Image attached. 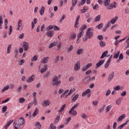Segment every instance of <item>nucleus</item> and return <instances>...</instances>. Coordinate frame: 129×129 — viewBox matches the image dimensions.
<instances>
[{
	"label": "nucleus",
	"instance_id": "obj_1",
	"mask_svg": "<svg viewBox=\"0 0 129 129\" xmlns=\"http://www.w3.org/2000/svg\"><path fill=\"white\" fill-rule=\"evenodd\" d=\"M58 78H61V75H58V77L57 76H54L52 79V85L53 86H59L61 84V81H58Z\"/></svg>",
	"mask_w": 129,
	"mask_h": 129
},
{
	"label": "nucleus",
	"instance_id": "obj_2",
	"mask_svg": "<svg viewBox=\"0 0 129 129\" xmlns=\"http://www.w3.org/2000/svg\"><path fill=\"white\" fill-rule=\"evenodd\" d=\"M93 37V32H88L86 31V37L84 38L83 41L86 42L88 39H91Z\"/></svg>",
	"mask_w": 129,
	"mask_h": 129
},
{
	"label": "nucleus",
	"instance_id": "obj_3",
	"mask_svg": "<svg viewBox=\"0 0 129 129\" xmlns=\"http://www.w3.org/2000/svg\"><path fill=\"white\" fill-rule=\"evenodd\" d=\"M22 47H23V48H24V51H28V50H29V43H28L26 41H23Z\"/></svg>",
	"mask_w": 129,
	"mask_h": 129
},
{
	"label": "nucleus",
	"instance_id": "obj_4",
	"mask_svg": "<svg viewBox=\"0 0 129 129\" xmlns=\"http://www.w3.org/2000/svg\"><path fill=\"white\" fill-rule=\"evenodd\" d=\"M81 64H80V61H78L76 63V64L74 65V71H78L80 69Z\"/></svg>",
	"mask_w": 129,
	"mask_h": 129
},
{
	"label": "nucleus",
	"instance_id": "obj_5",
	"mask_svg": "<svg viewBox=\"0 0 129 129\" xmlns=\"http://www.w3.org/2000/svg\"><path fill=\"white\" fill-rule=\"evenodd\" d=\"M80 19V16L78 15L76 20L75 22L74 27L76 28H79V20Z\"/></svg>",
	"mask_w": 129,
	"mask_h": 129
},
{
	"label": "nucleus",
	"instance_id": "obj_6",
	"mask_svg": "<svg viewBox=\"0 0 129 129\" xmlns=\"http://www.w3.org/2000/svg\"><path fill=\"white\" fill-rule=\"evenodd\" d=\"M46 34L48 38H52L55 34V32L54 31H47Z\"/></svg>",
	"mask_w": 129,
	"mask_h": 129
},
{
	"label": "nucleus",
	"instance_id": "obj_7",
	"mask_svg": "<svg viewBox=\"0 0 129 129\" xmlns=\"http://www.w3.org/2000/svg\"><path fill=\"white\" fill-rule=\"evenodd\" d=\"M50 103L51 102H50V100H46L43 101L41 104V105H42V106H44L45 107H47V106H49V105H50Z\"/></svg>",
	"mask_w": 129,
	"mask_h": 129
},
{
	"label": "nucleus",
	"instance_id": "obj_8",
	"mask_svg": "<svg viewBox=\"0 0 129 129\" xmlns=\"http://www.w3.org/2000/svg\"><path fill=\"white\" fill-rule=\"evenodd\" d=\"M79 106V103L75 104L72 107V108L69 110V113L70 114H71L72 113V110H74L75 108H77Z\"/></svg>",
	"mask_w": 129,
	"mask_h": 129
},
{
	"label": "nucleus",
	"instance_id": "obj_9",
	"mask_svg": "<svg viewBox=\"0 0 129 129\" xmlns=\"http://www.w3.org/2000/svg\"><path fill=\"white\" fill-rule=\"evenodd\" d=\"M83 35H84V31H81L80 30V32L79 33L78 36H77V43L78 44L79 43V42H78V40H79V39H80V38H81L82 37V36H83Z\"/></svg>",
	"mask_w": 129,
	"mask_h": 129
},
{
	"label": "nucleus",
	"instance_id": "obj_10",
	"mask_svg": "<svg viewBox=\"0 0 129 129\" xmlns=\"http://www.w3.org/2000/svg\"><path fill=\"white\" fill-rule=\"evenodd\" d=\"M117 6V4L116 3V2H113L110 5L109 7H108V10H111V9L115 8H116Z\"/></svg>",
	"mask_w": 129,
	"mask_h": 129
},
{
	"label": "nucleus",
	"instance_id": "obj_11",
	"mask_svg": "<svg viewBox=\"0 0 129 129\" xmlns=\"http://www.w3.org/2000/svg\"><path fill=\"white\" fill-rule=\"evenodd\" d=\"M105 60L104 59H102L101 60H100L98 62H97L96 64V66L97 68H99V67H100V66H101V65H102L103 64V63H104Z\"/></svg>",
	"mask_w": 129,
	"mask_h": 129
},
{
	"label": "nucleus",
	"instance_id": "obj_12",
	"mask_svg": "<svg viewBox=\"0 0 129 129\" xmlns=\"http://www.w3.org/2000/svg\"><path fill=\"white\" fill-rule=\"evenodd\" d=\"M22 25H23V20H19L18 22V27L16 29L17 31H19V30H20V28L22 27Z\"/></svg>",
	"mask_w": 129,
	"mask_h": 129
},
{
	"label": "nucleus",
	"instance_id": "obj_13",
	"mask_svg": "<svg viewBox=\"0 0 129 129\" xmlns=\"http://www.w3.org/2000/svg\"><path fill=\"white\" fill-rule=\"evenodd\" d=\"M104 5L108 9V8H109V5H110V0H104Z\"/></svg>",
	"mask_w": 129,
	"mask_h": 129
},
{
	"label": "nucleus",
	"instance_id": "obj_14",
	"mask_svg": "<svg viewBox=\"0 0 129 129\" xmlns=\"http://www.w3.org/2000/svg\"><path fill=\"white\" fill-rule=\"evenodd\" d=\"M34 80H35V75H32L26 80V82H32V81H34Z\"/></svg>",
	"mask_w": 129,
	"mask_h": 129
},
{
	"label": "nucleus",
	"instance_id": "obj_15",
	"mask_svg": "<svg viewBox=\"0 0 129 129\" xmlns=\"http://www.w3.org/2000/svg\"><path fill=\"white\" fill-rule=\"evenodd\" d=\"M49 59V57H44L41 59V63L42 64H46V63H48V59Z\"/></svg>",
	"mask_w": 129,
	"mask_h": 129
},
{
	"label": "nucleus",
	"instance_id": "obj_16",
	"mask_svg": "<svg viewBox=\"0 0 129 129\" xmlns=\"http://www.w3.org/2000/svg\"><path fill=\"white\" fill-rule=\"evenodd\" d=\"M18 123L19 124H20V125H23L24 123H25V119L23 117H21L19 120H18Z\"/></svg>",
	"mask_w": 129,
	"mask_h": 129
},
{
	"label": "nucleus",
	"instance_id": "obj_17",
	"mask_svg": "<svg viewBox=\"0 0 129 129\" xmlns=\"http://www.w3.org/2000/svg\"><path fill=\"white\" fill-rule=\"evenodd\" d=\"M124 117H125V114H122L121 116H120L118 118V119L117 120V122H118V121H121V120H122V119H123V118H124Z\"/></svg>",
	"mask_w": 129,
	"mask_h": 129
},
{
	"label": "nucleus",
	"instance_id": "obj_18",
	"mask_svg": "<svg viewBox=\"0 0 129 129\" xmlns=\"http://www.w3.org/2000/svg\"><path fill=\"white\" fill-rule=\"evenodd\" d=\"M47 69H48V66H47V64H45L43 67V69H42L40 70V73H44V72H45L47 70Z\"/></svg>",
	"mask_w": 129,
	"mask_h": 129
},
{
	"label": "nucleus",
	"instance_id": "obj_19",
	"mask_svg": "<svg viewBox=\"0 0 129 129\" xmlns=\"http://www.w3.org/2000/svg\"><path fill=\"white\" fill-rule=\"evenodd\" d=\"M114 77V73H112L108 77V81H111L112 80V78Z\"/></svg>",
	"mask_w": 129,
	"mask_h": 129
},
{
	"label": "nucleus",
	"instance_id": "obj_20",
	"mask_svg": "<svg viewBox=\"0 0 129 129\" xmlns=\"http://www.w3.org/2000/svg\"><path fill=\"white\" fill-rule=\"evenodd\" d=\"M108 53V51H107V50L103 52L101 57H100V59H103V58H104V57H106V55H107Z\"/></svg>",
	"mask_w": 129,
	"mask_h": 129
},
{
	"label": "nucleus",
	"instance_id": "obj_21",
	"mask_svg": "<svg viewBox=\"0 0 129 129\" xmlns=\"http://www.w3.org/2000/svg\"><path fill=\"white\" fill-rule=\"evenodd\" d=\"M127 122H128V120H127L126 122H125V123L121 124L119 126H118L116 128V129H121V128H122V127H123V126H124V125H126V124H127Z\"/></svg>",
	"mask_w": 129,
	"mask_h": 129
},
{
	"label": "nucleus",
	"instance_id": "obj_22",
	"mask_svg": "<svg viewBox=\"0 0 129 129\" xmlns=\"http://www.w3.org/2000/svg\"><path fill=\"white\" fill-rule=\"evenodd\" d=\"M57 42H53L52 43H51L49 44V46H48L49 49H51V48H53V47H55L56 45H57Z\"/></svg>",
	"mask_w": 129,
	"mask_h": 129
},
{
	"label": "nucleus",
	"instance_id": "obj_23",
	"mask_svg": "<svg viewBox=\"0 0 129 129\" xmlns=\"http://www.w3.org/2000/svg\"><path fill=\"white\" fill-rule=\"evenodd\" d=\"M66 107V104H63L61 107L60 109L58 111L59 112L60 115L62 114V111H63L64 109H65Z\"/></svg>",
	"mask_w": 129,
	"mask_h": 129
},
{
	"label": "nucleus",
	"instance_id": "obj_24",
	"mask_svg": "<svg viewBox=\"0 0 129 129\" xmlns=\"http://www.w3.org/2000/svg\"><path fill=\"white\" fill-rule=\"evenodd\" d=\"M85 92L88 95V97H90L91 95V91L90 90V89H87Z\"/></svg>",
	"mask_w": 129,
	"mask_h": 129
},
{
	"label": "nucleus",
	"instance_id": "obj_25",
	"mask_svg": "<svg viewBox=\"0 0 129 129\" xmlns=\"http://www.w3.org/2000/svg\"><path fill=\"white\" fill-rule=\"evenodd\" d=\"M37 114H39V109H38L37 108L35 109V110L34 111V112H33V114H32V116H33L34 117H35V116H36V115H37Z\"/></svg>",
	"mask_w": 129,
	"mask_h": 129
},
{
	"label": "nucleus",
	"instance_id": "obj_26",
	"mask_svg": "<svg viewBox=\"0 0 129 129\" xmlns=\"http://www.w3.org/2000/svg\"><path fill=\"white\" fill-rule=\"evenodd\" d=\"M40 14L41 16H43L44 15V13H45V7H42L41 8V10L39 11Z\"/></svg>",
	"mask_w": 129,
	"mask_h": 129
},
{
	"label": "nucleus",
	"instance_id": "obj_27",
	"mask_svg": "<svg viewBox=\"0 0 129 129\" xmlns=\"http://www.w3.org/2000/svg\"><path fill=\"white\" fill-rule=\"evenodd\" d=\"M79 97V95L76 94L72 99V102H75L77 99H78V97Z\"/></svg>",
	"mask_w": 129,
	"mask_h": 129
},
{
	"label": "nucleus",
	"instance_id": "obj_28",
	"mask_svg": "<svg viewBox=\"0 0 129 129\" xmlns=\"http://www.w3.org/2000/svg\"><path fill=\"white\" fill-rule=\"evenodd\" d=\"M77 54L78 55H82V54H83V49L82 48L79 49L77 51Z\"/></svg>",
	"mask_w": 129,
	"mask_h": 129
},
{
	"label": "nucleus",
	"instance_id": "obj_29",
	"mask_svg": "<svg viewBox=\"0 0 129 129\" xmlns=\"http://www.w3.org/2000/svg\"><path fill=\"white\" fill-rule=\"evenodd\" d=\"M12 50V45L9 44L7 47V54H10Z\"/></svg>",
	"mask_w": 129,
	"mask_h": 129
},
{
	"label": "nucleus",
	"instance_id": "obj_30",
	"mask_svg": "<svg viewBox=\"0 0 129 129\" xmlns=\"http://www.w3.org/2000/svg\"><path fill=\"white\" fill-rule=\"evenodd\" d=\"M117 21V17H116L115 18H113L112 20H111L110 21V23L112 24V25H113L114 23H115Z\"/></svg>",
	"mask_w": 129,
	"mask_h": 129
},
{
	"label": "nucleus",
	"instance_id": "obj_31",
	"mask_svg": "<svg viewBox=\"0 0 129 129\" xmlns=\"http://www.w3.org/2000/svg\"><path fill=\"white\" fill-rule=\"evenodd\" d=\"M120 52L119 51H118L117 53H115L113 56L114 59H117L118 58V56H119V53Z\"/></svg>",
	"mask_w": 129,
	"mask_h": 129
},
{
	"label": "nucleus",
	"instance_id": "obj_32",
	"mask_svg": "<svg viewBox=\"0 0 129 129\" xmlns=\"http://www.w3.org/2000/svg\"><path fill=\"white\" fill-rule=\"evenodd\" d=\"M66 18V15H63L61 19L59 21V22L60 23V24H62V21H63V20H65Z\"/></svg>",
	"mask_w": 129,
	"mask_h": 129
},
{
	"label": "nucleus",
	"instance_id": "obj_33",
	"mask_svg": "<svg viewBox=\"0 0 129 129\" xmlns=\"http://www.w3.org/2000/svg\"><path fill=\"white\" fill-rule=\"evenodd\" d=\"M100 19H101V16L98 15L95 17L94 21L95 22H99L100 21Z\"/></svg>",
	"mask_w": 129,
	"mask_h": 129
},
{
	"label": "nucleus",
	"instance_id": "obj_34",
	"mask_svg": "<svg viewBox=\"0 0 129 129\" xmlns=\"http://www.w3.org/2000/svg\"><path fill=\"white\" fill-rule=\"evenodd\" d=\"M76 38V34L75 33H73L71 35V40H75Z\"/></svg>",
	"mask_w": 129,
	"mask_h": 129
},
{
	"label": "nucleus",
	"instance_id": "obj_35",
	"mask_svg": "<svg viewBox=\"0 0 129 129\" xmlns=\"http://www.w3.org/2000/svg\"><path fill=\"white\" fill-rule=\"evenodd\" d=\"M69 92V90H67L66 91L64 92V93L63 94H62L60 96L61 98H63V97H64V96H65V95H66V94H67V93Z\"/></svg>",
	"mask_w": 129,
	"mask_h": 129
},
{
	"label": "nucleus",
	"instance_id": "obj_36",
	"mask_svg": "<svg viewBox=\"0 0 129 129\" xmlns=\"http://www.w3.org/2000/svg\"><path fill=\"white\" fill-rule=\"evenodd\" d=\"M87 26H86V25H84L81 27L80 31L82 32H84L83 31H84V30H85V29H87Z\"/></svg>",
	"mask_w": 129,
	"mask_h": 129
},
{
	"label": "nucleus",
	"instance_id": "obj_37",
	"mask_svg": "<svg viewBox=\"0 0 129 129\" xmlns=\"http://www.w3.org/2000/svg\"><path fill=\"white\" fill-rule=\"evenodd\" d=\"M9 88H10V86L7 85L2 90V92H5L6 90H8L9 89Z\"/></svg>",
	"mask_w": 129,
	"mask_h": 129
},
{
	"label": "nucleus",
	"instance_id": "obj_38",
	"mask_svg": "<svg viewBox=\"0 0 129 129\" xmlns=\"http://www.w3.org/2000/svg\"><path fill=\"white\" fill-rule=\"evenodd\" d=\"M120 103H121V98H120L116 100V104H117V105H119Z\"/></svg>",
	"mask_w": 129,
	"mask_h": 129
},
{
	"label": "nucleus",
	"instance_id": "obj_39",
	"mask_svg": "<svg viewBox=\"0 0 129 129\" xmlns=\"http://www.w3.org/2000/svg\"><path fill=\"white\" fill-rule=\"evenodd\" d=\"M90 79H91V76H88L85 78L86 82H88Z\"/></svg>",
	"mask_w": 129,
	"mask_h": 129
},
{
	"label": "nucleus",
	"instance_id": "obj_40",
	"mask_svg": "<svg viewBox=\"0 0 129 129\" xmlns=\"http://www.w3.org/2000/svg\"><path fill=\"white\" fill-rule=\"evenodd\" d=\"M99 45L100 47H104V46H105V42L102 41H100L99 42Z\"/></svg>",
	"mask_w": 129,
	"mask_h": 129
},
{
	"label": "nucleus",
	"instance_id": "obj_41",
	"mask_svg": "<svg viewBox=\"0 0 129 129\" xmlns=\"http://www.w3.org/2000/svg\"><path fill=\"white\" fill-rule=\"evenodd\" d=\"M53 25H49V26H48L46 28V31H51V30H52V29H53Z\"/></svg>",
	"mask_w": 129,
	"mask_h": 129
},
{
	"label": "nucleus",
	"instance_id": "obj_42",
	"mask_svg": "<svg viewBox=\"0 0 129 129\" xmlns=\"http://www.w3.org/2000/svg\"><path fill=\"white\" fill-rule=\"evenodd\" d=\"M103 27V23H100L98 26L96 27V28H98L99 30L102 29V27Z\"/></svg>",
	"mask_w": 129,
	"mask_h": 129
},
{
	"label": "nucleus",
	"instance_id": "obj_43",
	"mask_svg": "<svg viewBox=\"0 0 129 129\" xmlns=\"http://www.w3.org/2000/svg\"><path fill=\"white\" fill-rule=\"evenodd\" d=\"M7 109H8V107H7V106H4L2 108L3 112L4 113L6 112Z\"/></svg>",
	"mask_w": 129,
	"mask_h": 129
},
{
	"label": "nucleus",
	"instance_id": "obj_44",
	"mask_svg": "<svg viewBox=\"0 0 129 129\" xmlns=\"http://www.w3.org/2000/svg\"><path fill=\"white\" fill-rule=\"evenodd\" d=\"M72 5L75 7L77 4V0H72Z\"/></svg>",
	"mask_w": 129,
	"mask_h": 129
},
{
	"label": "nucleus",
	"instance_id": "obj_45",
	"mask_svg": "<svg viewBox=\"0 0 129 129\" xmlns=\"http://www.w3.org/2000/svg\"><path fill=\"white\" fill-rule=\"evenodd\" d=\"M37 60H38V56L37 55H34L31 59V61H37Z\"/></svg>",
	"mask_w": 129,
	"mask_h": 129
},
{
	"label": "nucleus",
	"instance_id": "obj_46",
	"mask_svg": "<svg viewBox=\"0 0 129 129\" xmlns=\"http://www.w3.org/2000/svg\"><path fill=\"white\" fill-rule=\"evenodd\" d=\"M51 75V74L50 73V72H47L45 75H44V77H46V78H48V77H50V76Z\"/></svg>",
	"mask_w": 129,
	"mask_h": 129
},
{
	"label": "nucleus",
	"instance_id": "obj_47",
	"mask_svg": "<svg viewBox=\"0 0 129 129\" xmlns=\"http://www.w3.org/2000/svg\"><path fill=\"white\" fill-rule=\"evenodd\" d=\"M21 125H20V124L17 123L15 125V129H20V128H21Z\"/></svg>",
	"mask_w": 129,
	"mask_h": 129
},
{
	"label": "nucleus",
	"instance_id": "obj_48",
	"mask_svg": "<svg viewBox=\"0 0 129 129\" xmlns=\"http://www.w3.org/2000/svg\"><path fill=\"white\" fill-rule=\"evenodd\" d=\"M48 129H56V126L53 124H50Z\"/></svg>",
	"mask_w": 129,
	"mask_h": 129
},
{
	"label": "nucleus",
	"instance_id": "obj_49",
	"mask_svg": "<svg viewBox=\"0 0 129 129\" xmlns=\"http://www.w3.org/2000/svg\"><path fill=\"white\" fill-rule=\"evenodd\" d=\"M32 104H34V105H37V99L36 98H33V102H32Z\"/></svg>",
	"mask_w": 129,
	"mask_h": 129
},
{
	"label": "nucleus",
	"instance_id": "obj_50",
	"mask_svg": "<svg viewBox=\"0 0 129 129\" xmlns=\"http://www.w3.org/2000/svg\"><path fill=\"white\" fill-rule=\"evenodd\" d=\"M72 114L75 116H76V115H77V111L75 110H72Z\"/></svg>",
	"mask_w": 129,
	"mask_h": 129
},
{
	"label": "nucleus",
	"instance_id": "obj_51",
	"mask_svg": "<svg viewBox=\"0 0 129 129\" xmlns=\"http://www.w3.org/2000/svg\"><path fill=\"white\" fill-rule=\"evenodd\" d=\"M19 102H20V103H24V102H25V98H20L19 99Z\"/></svg>",
	"mask_w": 129,
	"mask_h": 129
},
{
	"label": "nucleus",
	"instance_id": "obj_52",
	"mask_svg": "<svg viewBox=\"0 0 129 129\" xmlns=\"http://www.w3.org/2000/svg\"><path fill=\"white\" fill-rule=\"evenodd\" d=\"M110 63L109 62H108L107 61H106V64H105L104 65V68H105V69H107V68H108V67H109V64Z\"/></svg>",
	"mask_w": 129,
	"mask_h": 129
},
{
	"label": "nucleus",
	"instance_id": "obj_53",
	"mask_svg": "<svg viewBox=\"0 0 129 129\" xmlns=\"http://www.w3.org/2000/svg\"><path fill=\"white\" fill-rule=\"evenodd\" d=\"M81 117H82V118H87V115H86V114H85V113H83L81 115Z\"/></svg>",
	"mask_w": 129,
	"mask_h": 129
},
{
	"label": "nucleus",
	"instance_id": "obj_54",
	"mask_svg": "<svg viewBox=\"0 0 129 129\" xmlns=\"http://www.w3.org/2000/svg\"><path fill=\"white\" fill-rule=\"evenodd\" d=\"M72 50H73V46L71 45L70 47L68 48L67 52H71Z\"/></svg>",
	"mask_w": 129,
	"mask_h": 129
},
{
	"label": "nucleus",
	"instance_id": "obj_55",
	"mask_svg": "<svg viewBox=\"0 0 129 129\" xmlns=\"http://www.w3.org/2000/svg\"><path fill=\"white\" fill-rule=\"evenodd\" d=\"M86 0H81V4L79 5V6H83L85 4Z\"/></svg>",
	"mask_w": 129,
	"mask_h": 129
},
{
	"label": "nucleus",
	"instance_id": "obj_56",
	"mask_svg": "<svg viewBox=\"0 0 129 129\" xmlns=\"http://www.w3.org/2000/svg\"><path fill=\"white\" fill-rule=\"evenodd\" d=\"M110 93H111V91H110V90H107L106 92V96H108Z\"/></svg>",
	"mask_w": 129,
	"mask_h": 129
},
{
	"label": "nucleus",
	"instance_id": "obj_57",
	"mask_svg": "<svg viewBox=\"0 0 129 129\" xmlns=\"http://www.w3.org/2000/svg\"><path fill=\"white\" fill-rule=\"evenodd\" d=\"M61 43L59 42L58 45H57V51H59V50H60V49H61Z\"/></svg>",
	"mask_w": 129,
	"mask_h": 129
},
{
	"label": "nucleus",
	"instance_id": "obj_58",
	"mask_svg": "<svg viewBox=\"0 0 129 129\" xmlns=\"http://www.w3.org/2000/svg\"><path fill=\"white\" fill-rule=\"evenodd\" d=\"M53 29L55 30V31H59L60 30V29L58 27V26L54 25L53 26Z\"/></svg>",
	"mask_w": 129,
	"mask_h": 129
},
{
	"label": "nucleus",
	"instance_id": "obj_59",
	"mask_svg": "<svg viewBox=\"0 0 129 129\" xmlns=\"http://www.w3.org/2000/svg\"><path fill=\"white\" fill-rule=\"evenodd\" d=\"M110 109H111V105H109V106H107L106 112H108V111H109L110 110Z\"/></svg>",
	"mask_w": 129,
	"mask_h": 129
},
{
	"label": "nucleus",
	"instance_id": "obj_60",
	"mask_svg": "<svg viewBox=\"0 0 129 129\" xmlns=\"http://www.w3.org/2000/svg\"><path fill=\"white\" fill-rule=\"evenodd\" d=\"M97 38L100 41H102V40H103V36H102V35H98Z\"/></svg>",
	"mask_w": 129,
	"mask_h": 129
},
{
	"label": "nucleus",
	"instance_id": "obj_61",
	"mask_svg": "<svg viewBox=\"0 0 129 129\" xmlns=\"http://www.w3.org/2000/svg\"><path fill=\"white\" fill-rule=\"evenodd\" d=\"M91 73H92V71H91V70H88L86 72V75H89V74H91Z\"/></svg>",
	"mask_w": 129,
	"mask_h": 129
},
{
	"label": "nucleus",
	"instance_id": "obj_62",
	"mask_svg": "<svg viewBox=\"0 0 129 129\" xmlns=\"http://www.w3.org/2000/svg\"><path fill=\"white\" fill-rule=\"evenodd\" d=\"M25 36V34L22 33L19 35V39H24V37Z\"/></svg>",
	"mask_w": 129,
	"mask_h": 129
},
{
	"label": "nucleus",
	"instance_id": "obj_63",
	"mask_svg": "<svg viewBox=\"0 0 129 129\" xmlns=\"http://www.w3.org/2000/svg\"><path fill=\"white\" fill-rule=\"evenodd\" d=\"M74 90H75L74 89H71L70 90V92H69V93L68 94V95H70V94H72V93L73 92H74Z\"/></svg>",
	"mask_w": 129,
	"mask_h": 129
},
{
	"label": "nucleus",
	"instance_id": "obj_64",
	"mask_svg": "<svg viewBox=\"0 0 129 129\" xmlns=\"http://www.w3.org/2000/svg\"><path fill=\"white\" fill-rule=\"evenodd\" d=\"M120 89V86H117L116 87L114 88V90H119Z\"/></svg>",
	"mask_w": 129,
	"mask_h": 129
}]
</instances>
